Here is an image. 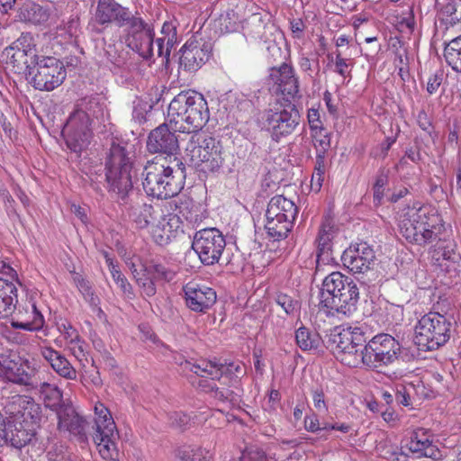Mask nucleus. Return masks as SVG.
<instances>
[{
  "label": "nucleus",
  "instance_id": "f257e3e1",
  "mask_svg": "<svg viewBox=\"0 0 461 461\" xmlns=\"http://www.w3.org/2000/svg\"><path fill=\"white\" fill-rule=\"evenodd\" d=\"M135 153L127 142L113 141L105 160L104 181L109 193L114 194L121 204L126 206L130 218L140 229L154 225L161 209L149 203L139 204L131 199L133 191L132 169Z\"/></svg>",
  "mask_w": 461,
  "mask_h": 461
},
{
  "label": "nucleus",
  "instance_id": "f03ea898",
  "mask_svg": "<svg viewBox=\"0 0 461 461\" xmlns=\"http://www.w3.org/2000/svg\"><path fill=\"white\" fill-rule=\"evenodd\" d=\"M185 166L176 157H156L148 160L142 172V187L149 196L168 199L177 195L184 188Z\"/></svg>",
  "mask_w": 461,
  "mask_h": 461
},
{
  "label": "nucleus",
  "instance_id": "7ed1b4c3",
  "mask_svg": "<svg viewBox=\"0 0 461 461\" xmlns=\"http://www.w3.org/2000/svg\"><path fill=\"white\" fill-rule=\"evenodd\" d=\"M168 122L175 131L201 133L210 118L207 102L195 91H182L170 102L167 108Z\"/></svg>",
  "mask_w": 461,
  "mask_h": 461
},
{
  "label": "nucleus",
  "instance_id": "20e7f679",
  "mask_svg": "<svg viewBox=\"0 0 461 461\" xmlns=\"http://www.w3.org/2000/svg\"><path fill=\"white\" fill-rule=\"evenodd\" d=\"M104 108L98 95L86 96L78 101L62 131L66 145L72 152L78 154L88 147L93 135L91 122L94 118L103 117Z\"/></svg>",
  "mask_w": 461,
  "mask_h": 461
},
{
  "label": "nucleus",
  "instance_id": "39448f33",
  "mask_svg": "<svg viewBox=\"0 0 461 461\" xmlns=\"http://www.w3.org/2000/svg\"><path fill=\"white\" fill-rule=\"evenodd\" d=\"M321 294V303L331 315L350 316L357 311L359 288L351 277L340 272H332L324 278Z\"/></svg>",
  "mask_w": 461,
  "mask_h": 461
},
{
  "label": "nucleus",
  "instance_id": "423d86ee",
  "mask_svg": "<svg viewBox=\"0 0 461 461\" xmlns=\"http://www.w3.org/2000/svg\"><path fill=\"white\" fill-rule=\"evenodd\" d=\"M439 215L429 206L409 209L400 221V233L411 243L425 245L445 240L440 237L443 225H438Z\"/></svg>",
  "mask_w": 461,
  "mask_h": 461
},
{
  "label": "nucleus",
  "instance_id": "0eeeda50",
  "mask_svg": "<svg viewBox=\"0 0 461 461\" xmlns=\"http://www.w3.org/2000/svg\"><path fill=\"white\" fill-rule=\"evenodd\" d=\"M6 422V445L23 450L37 432L34 426L40 421L39 407L32 402L19 398L9 406Z\"/></svg>",
  "mask_w": 461,
  "mask_h": 461
},
{
  "label": "nucleus",
  "instance_id": "6e6552de",
  "mask_svg": "<svg viewBox=\"0 0 461 461\" xmlns=\"http://www.w3.org/2000/svg\"><path fill=\"white\" fill-rule=\"evenodd\" d=\"M367 337L359 327L336 326L323 339V345L346 366L360 367L361 356Z\"/></svg>",
  "mask_w": 461,
  "mask_h": 461
},
{
  "label": "nucleus",
  "instance_id": "1a4fd4ad",
  "mask_svg": "<svg viewBox=\"0 0 461 461\" xmlns=\"http://www.w3.org/2000/svg\"><path fill=\"white\" fill-rule=\"evenodd\" d=\"M185 152L194 167L204 173L218 171L224 162L221 142L204 132L191 135Z\"/></svg>",
  "mask_w": 461,
  "mask_h": 461
},
{
  "label": "nucleus",
  "instance_id": "9d476101",
  "mask_svg": "<svg viewBox=\"0 0 461 461\" xmlns=\"http://www.w3.org/2000/svg\"><path fill=\"white\" fill-rule=\"evenodd\" d=\"M95 415L92 438L100 456L109 461H119L120 436L110 411L98 402L95 405Z\"/></svg>",
  "mask_w": 461,
  "mask_h": 461
},
{
  "label": "nucleus",
  "instance_id": "9b49d317",
  "mask_svg": "<svg viewBox=\"0 0 461 461\" xmlns=\"http://www.w3.org/2000/svg\"><path fill=\"white\" fill-rule=\"evenodd\" d=\"M451 322L446 316L430 312L415 326L414 344L420 350L432 351L445 345L450 338Z\"/></svg>",
  "mask_w": 461,
  "mask_h": 461
},
{
  "label": "nucleus",
  "instance_id": "f8f14e48",
  "mask_svg": "<svg viewBox=\"0 0 461 461\" xmlns=\"http://www.w3.org/2000/svg\"><path fill=\"white\" fill-rule=\"evenodd\" d=\"M361 356L360 367L382 373L383 369L394 363L400 355V343L389 334H378L366 340Z\"/></svg>",
  "mask_w": 461,
  "mask_h": 461
},
{
  "label": "nucleus",
  "instance_id": "ddd939ff",
  "mask_svg": "<svg viewBox=\"0 0 461 461\" xmlns=\"http://www.w3.org/2000/svg\"><path fill=\"white\" fill-rule=\"evenodd\" d=\"M263 120L271 138L278 141L296 130L301 122V113L292 101H278L265 110Z\"/></svg>",
  "mask_w": 461,
  "mask_h": 461
},
{
  "label": "nucleus",
  "instance_id": "4468645a",
  "mask_svg": "<svg viewBox=\"0 0 461 461\" xmlns=\"http://www.w3.org/2000/svg\"><path fill=\"white\" fill-rule=\"evenodd\" d=\"M30 83L39 91H52L66 79L67 71L62 61L52 56H39L31 72Z\"/></svg>",
  "mask_w": 461,
  "mask_h": 461
},
{
  "label": "nucleus",
  "instance_id": "2eb2a0df",
  "mask_svg": "<svg viewBox=\"0 0 461 461\" xmlns=\"http://www.w3.org/2000/svg\"><path fill=\"white\" fill-rule=\"evenodd\" d=\"M225 247V237L217 228H203L194 234L192 249L204 266L219 263Z\"/></svg>",
  "mask_w": 461,
  "mask_h": 461
},
{
  "label": "nucleus",
  "instance_id": "dca6fc26",
  "mask_svg": "<svg viewBox=\"0 0 461 461\" xmlns=\"http://www.w3.org/2000/svg\"><path fill=\"white\" fill-rule=\"evenodd\" d=\"M341 260L350 272L365 274L374 268L376 258L373 248L366 242H361L348 248L343 252Z\"/></svg>",
  "mask_w": 461,
  "mask_h": 461
},
{
  "label": "nucleus",
  "instance_id": "f3484780",
  "mask_svg": "<svg viewBox=\"0 0 461 461\" xmlns=\"http://www.w3.org/2000/svg\"><path fill=\"white\" fill-rule=\"evenodd\" d=\"M268 80L273 83L275 92L284 96V101H291L296 97H301L299 94V80L291 65L283 63L278 68H271Z\"/></svg>",
  "mask_w": 461,
  "mask_h": 461
},
{
  "label": "nucleus",
  "instance_id": "a211bd4d",
  "mask_svg": "<svg viewBox=\"0 0 461 461\" xmlns=\"http://www.w3.org/2000/svg\"><path fill=\"white\" fill-rule=\"evenodd\" d=\"M179 65L186 71L198 70L211 57L212 43L203 39H190L181 48Z\"/></svg>",
  "mask_w": 461,
  "mask_h": 461
},
{
  "label": "nucleus",
  "instance_id": "6ab92c4d",
  "mask_svg": "<svg viewBox=\"0 0 461 461\" xmlns=\"http://www.w3.org/2000/svg\"><path fill=\"white\" fill-rule=\"evenodd\" d=\"M175 131L171 128L168 116L166 122L152 130L148 137L147 149L150 153H163L172 159L179 149L178 139Z\"/></svg>",
  "mask_w": 461,
  "mask_h": 461
},
{
  "label": "nucleus",
  "instance_id": "aec40b11",
  "mask_svg": "<svg viewBox=\"0 0 461 461\" xmlns=\"http://www.w3.org/2000/svg\"><path fill=\"white\" fill-rule=\"evenodd\" d=\"M18 42L19 41L6 47L2 57L5 58V63L12 67L14 73L27 77L31 75L40 55L34 48L30 46L21 49Z\"/></svg>",
  "mask_w": 461,
  "mask_h": 461
},
{
  "label": "nucleus",
  "instance_id": "412c9836",
  "mask_svg": "<svg viewBox=\"0 0 461 461\" xmlns=\"http://www.w3.org/2000/svg\"><path fill=\"white\" fill-rule=\"evenodd\" d=\"M186 306L196 312H204L216 302L215 291L205 285L188 283L183 287Z\"/></svg>",
  "mask_w": 461,
  "mask_h": 461
},
{
  "label": "nucleus",
  "instance_id": "4be33fe9",
  "mask_svg": "<svg viewBox=\"0 0 461 461\" xmlns=\"http://www.w3.org/2000/svg\"><path fill=\"white\" fill-rule=\"evenodd\" d=\"M58 429L66 430L77 438L80 442L87 440L86 430L88 421L80 416L72 402L67 405L58 414Z\"/></svg>",
  "mask_w": 461,
  "mask_h": 461
},
{
  "label": "nucleus",
  "instance_id": "5701e85b",
  "mask_svg": "<svg viewBox=\"0 0 461 461\" xmlns=\"http://www.w3.org/2000/svg\"><path fill=\"white\" fill-rule=\"evenodd\" d=\"M130 10L114 0H98L95 14V21L101 24L115 23L119 27L125 26Z\"/></svg>",
  "mask_w": 461,
  "mask_h": 461
},
{
  "label": "nucleus",
  "instance_id": "b1692460",
  "mask_svg": "<svg viewBox=\"0 0 461 461\" xmlns=\"http://www.w3.org/2000/svg\"><path fill=\"white\" fill-rule=\"evenodd\" d=\"M41 355L59 376L68 380L77 379L76 368L61 352L43 347L41 348Z\"/></svg>",
  "mask_w": 461,
  "mask_h": 461
},
{
  "label": "nucleus",
  "instance_id": "393cba45",
  "mask_svg": "<svg viewBox=\"0 0 461 461\" xmlns=\"http://www.w3.org/2000/svg\"><path fill=\"white\" fill-rule=\"evenodd\" d=\"M298 213V208L294 203L284 195L273 196L266 211V214L272 218H280L283 221L294 223Z\"/></svg>",
  "mask_w": 461,
  "mask_h": 461
},
{
  "label": "nucleus",
  "instance_id": "a878e982",
  "mask_svg": "<svg viewBox=\"0 0 461 461\" xmlns=\"http://www.w3.org/2000/svg\"><path fill=\"white\" fill-rule=\"evenodd\" d=\"M17 288L15 285L0 277V320L8 318L16 308Z\"/></svg>",
  "mask_w": 461,
  "mask_h": 461
},
{
  "label": "nucleus",
  "instance_id": "bb28decb",
  "mask_svg": "<svg viewBox=\"0 0 461 461\" xmlns=\"http://www.w3.org/2000/svg\"><path fill=\"white\" fill-rule=\"evenodd\" d=\"M185 370H188L196 374L203 378L210 377L212 380H220L224 374V366L216 359L214 360H201L198 363H191L186 361L185 363Z\"/></svg>",
  "mask_w": 461,
  "mask_h": 461
},
{
  "label": "nucleus",
  "instance_id": "cd10ccee",
  "mask_svg": "<svg viewBox=\"0 0 461 461\" xmlns=\"http://www.w3.org/2000/svg\"><path fill=\"white\" fill-rule=\"evenodd\" d=\"M44 406L54 411L56 415L63 410V408L71 403L68 400L63 399V392L55 384L43 383L40 390Z\"/></svg>",
  "mask_w": 461,
  "mask_h": 461
},
{
  "label": "nucleus",
  "instance_id": "c85d7f7f",
  "mask_svg": "<svg viewBox=\"0 0 461 461\" xmlns=\"http://www.w3.org/2000/svg\"><path fill=\"white\" fill-rule=\"evenodd\" d=\"M154 28L146 29L143 33H140L131 40H128V46L135 52H137L144 59H150L153 54V41H154Z\"/></svg>",
  "mask_w": 461,
  "mask_h": 461
},
{
  "label": "nucleus",
  "instance_id": "c756f323",
  "mask_svg": "<svg viewBox=\"0 0 461 461\" xmlns=\"http://www.w3.org/2000/svg\"><path fill=\"white\" fill-rule=\"evenodd\" d=\"M19 18L23 22L41 25L48 22L50 18V12L48 9L38 4L29 2L21 7Z\"/></svg>",
  "mask_w": 461,
  "mask_h": 461
},
{
  "label": "nucleus",
  "instance_id": "7c9ffc66",
  "mask_svg": "<svg viewBox=\"0 0 461 461\" xmlns=\"http://www.w3.org/2000/svg\"><path fill=\"white\" fill-rule=\"evenodd\" d=\"M129 52L122 43H108L104 48V56L107 62L113 66L112 71L123 70L126 68Z\"/></svg>",
  "mask_w": 461,
  "mask_h": 461
},
{
  "label": "nucleus",
  "instance_id": "2f4dec72",
  "mask_svg": "<svg viewBox=\"0 0 461 461\" xmlns=\"http://www.w3.org/2000/svg\"><path fill=\"white\" fill-rule=\"evenodd\" d=\"M267 221L265 229L267 236L273 241H279L287 238L291 232L294 223L281 220L280 218H272L271 215L266 214Z\"/></svg>",
  "mask_w": 461,
  "mask_h": 461
},
{
  "label": "nucleus",
  "instance_id": "473e14b6",
  "mask_svg": "<svg viewBox=\"0 0 461 461\" xmlns=\"http://www.w3.org/2000/svg\"><path fill=\"white\" fill-rule=\"evenodd\" d=\"M297 346L303 351L316 350L323 343L319 333L312 331L306 327H300L295 331Z\"/></svg>",
  "mask_w": 461,
  "mask_h": 461
},
{
  "label": "nucleus",
  "instance_id": "72a5a7b5",
  "mask_svg": "<svg viewBox=\"0 0 461 461\" xmlns=\"http://www.w3.org/2000/svg\"><path fill=\"white\" fill-rule=\"evenodd\" d=\"M5 375L6 378L18 384H28L30 375L24 370L22 364H18L13 360H5L3 364Z\"/></svg>",
  "mask_w": 461,
  "mask_h": 461
},
{
  "label": "nucleus",
  "instance_id": "f704fd0d",
  "mask_svg": "<svg viewBox=\"0 0 461 461\" xmlns=\"http://www.w3.org/2000/svg\"><path fill=\"white\" fill-rule=\"evenodd\" d=\"M444 57L453 70L461 73V35L450 41L445 47Z\"/></svg>",
  "mask_w": 461,
  "mask_h": 461
},
{
  "label": "nucleus",
  "instance_id": "c9c22d12",
  "mask_svg": "<svg viewBox=\"0 0 461 461\" xmlns=\"http://www.w3.org/2000/svg\"><path fill=\"white\" fill-rule=\"evenodd\" d=\"M438 4L441 6L442 21L450 25L461 23V0H446L445 3Z\"/></svg>",
  "mask_w": 461,
  "mask_h": 461
},
{
  "label": "nucleus",
  "instance_id": "e433bc0d",
  "mask_svg": "<svg viewBox=\"0 0 461 461\" xmlns=\"http://www.w3.org/2000/svg\"><path fill=\"white\" fill-rule=\"evenodd\" d=\"M23 447V461H37L46 450L45 443L40 439L38 433Z\"/></svg>",
  "mask_w": 461,
  "mask_h": 461
},
{
  "label": "nucleus",
  "instance_id": "4c0bfd02",
  "mask_svg": "<svg viewBox=\"0 0 461 461\" xmlns=\"http://www.w3.org/2000/svg\"><path fill=\"white\" fill-rule=\"evenodd\" d=\"M127 25V41L143 33L146 29H151L153 26L146 23L141 17L134 15L130 11L129 18L124 22Z\"/></svg>",
  "mask_w": 461,
  "mask_h": 461
},
{
  "label": "nucleus",
  "instance_id": "58836bf2",
  "mask_svg": "<svg viewBox=\"0 0 461 461\" xmlns=\"http://www.w3.org/2000/svg\"><path fill=\"white\" fill-rule=\"evenodd\" d=\"M152 108L153 104L149 101L136 98L132 103V119L139 124L144 123Z\"/></svg>",
  "mask_w": 461,
  "mask_h": 461
},
{
  "label": "nucleus",
  "instance_id": "ea45409f",
  "mask_svg": "<svg viewBox=\"0 0 461 461\" xmlns=\"http://www.w3.org/2000/svg\"><path fill=\"white\" fill-rule=\"evenodd\" d=\"M312 138L316 154L326 155L330 148V136L327 130L322 128L312 131Z\"/></svg>",
  "mask_w": 461,
  "mask_h": 461
},
{
  "label": "nucleus",
  "instance_id": "a19ab883",
  "mask_svg": "<svg viewBox=\"0 0 461 461\" xmlns=\"http://www.w3.org/2000/svg\"><path fill=\"white\" fill-rule=\"evenodd\" d=\"M275 301L288 315L294 314L301 307L299 300L284 293H278Z\"/></svg>",
  "mask_w": 461,
  "mask_h": 461
},
{
  "label": "nucleus",
  "instance_id": "79ce46f5",
  "mask_svg": "<svg viewBox=\"0 0 461 461\" xmlns=\"http://www.w3.org/2000/svg\"><path fill=\"white\" fill-rule=\"evenodd\" d=\"M177 456L182 461H209L210 454L208 451L201 448L179 449Z\"/></svg>",
  "mask_w": 461,
  "mask_h": 461
},
{
  "label": "nucleus",
  "instance_id": "37998d69",
  "mask_svg": "<svg viewBox=\"0 0 461 461\" xmlns=\"http://www.w3.org/2000/svg\"><path fill=\"white\" fill-rule=\"evenodd\" d=\"M159 221L166 228V231H167V233L170 234L171 239L176 236L177 231L182 227L180 216L174 213H169L167 215H163L161 213Z\"/></svg>",
  "mask_w": 461,
  "mask_h": 461
},
{
  "label": "nucleus",
  "instance_id": "c03bdc74",
  "mask_svg": "<svg viewBox=\"0 0 461 461\" xmlns=\"http://www.w3.org/2000/svg\"><path fill=\"white\" fill-rule=\"evenodd\" d=\"M333 261L332 245L317 243L316 249V268L319 270L323 265H329Z\"/></svg>",
  "mask_w": 461,
  "mask_h": 461
},
{
  "label": "nucleus",
  "instance_id": "a18cd8bd",
  "mask_svg": "<svg viewBox=\"0 0 461 461\" xmlns=\"http://www.w3.org/2000/svg\"><path fill=\"white\" fill-rule=\"evenodd\" d=\"M304 428L307 431L318 433L321 437H324L328 432V422L320 423L316 414L306 416L304 419Z\"/></svg>",
  "mask_w": 461,
  "mask_h": 461
},
{
  "label": "nucleus",
  "instance_id": "49530a36",
  "mask_svg": "<svg viewBox=\"0 0 461 461\" xmlns=\"http://www.w3.org/2000/svg\"><path fill=\"white\" fill-rule=\"evenodd\" d=\"M423 429H420L415 432L413 436H411V440L408 444L409 449L413 454L417 455V457H420L421 452L423 451L425 446L429 441L428 438L424 437Z\"/></svg>",
  "mask_w": 461,
  "mask_h": 461
},
{
  "label": "nucleus",
  "instance_id": "de8ad7c7",
  "mask_svg": "<svg viewBox=\"0 0 461 461\" xmlns=\"http://www.w3.org/2000/svg\"><path fill=\"white\" fill-rule=\"evenodd\" d=\"M334 226L330 221L322 222L316 239V243L332 245L331 241L334 238Z\"/></svg>",
  "mask_w": 461,
  "mask_h": 461
},
{
  "label": "nucleus",
  "instance_id": "09e8293b",
  "mask_svg": "<svg viewBox=\"0 0 461 461\" xmlns=\"http://www.w3.org/2000/svg\"><path fill=\"white\" fill-rule=\"evenodd\" d=\"M152 226V238L155 240V242L160 246L168 244L172 239L170 237V234H168L167 231H166V228L160 222L159 219Z\"/></svg>",
  "mask_w": 461,
  "mask_h": 461
},
{
  "label": "nucleus",
  "instance_id": "8fccbe9b",
  "mask_svg": "<svg viewBox=\"0 0 461 461\" xmlns=\"http://www.w3.org/2000/svg\"><path fill=\"white\" fill-rule=\"evenodd\" d=\"M436 246L438 249L442 250L441 256L444 259L450 260L452 262H457L461 258L457 246L453 241H449L445 247H441L438 243Z\"/></svg>",
  "mask_w": 461,
  "mask_h": 461
},
{
  "label": "nucleus",
  "instance_id": "3c124183",
  "mask_svg": "<svg viewBox=\"0 0 461 461\" xmlns=\"http://www.w3.org/2000/svg\"><path fill=\"white\" fill-rule=\"evenodd\" d=\"M149 271L154 275V277L171 281L175 277V272L162 264H153L149 266Z\"/></svg>",
  "mask_w": 461,
  "mask_h": 461
},
{
  "label": "nucleus",
  "instance_id": "603ef678",
  "mask_svg": "<svg viewBox=\"0 0 461 461\" xmlns=\"http://www.w3.org/2000/svg\"><path fill=\"white\" fill-rule=\"evenodd\" d=\"M349 59H346L342 56V52L340 50H337L335 52V72L340 75L343 77H346L349 73L348 68L349 66H352V63L348 62Z\"/></svg>",
  "mask_w": 461,
  "mask_h": 461
},
{
  "label": "nucleus",
  "instance_id": "864d4df0",
  "mask_svg": "<svg viewBox=\"0 0 461 461\" xmlns=\"http://www.w3.org/2000/svg\"><path fill=\"white\" fill-rule=\"evenodd\" d=\"M48 461H70L68 454L61 445H55L47 452Z\"/></svg>",
  "mask_w": 461,
  "mask_h": 461
},
{
  "label": "nucleus",
  "instance_id": "5fc2aeb1",
  "mask_svg": "<svg viewBox=\"0 0 461 461\" xmlns=\"http://www.w3.org/2000/svg\"><path fill=\"white\" fill-rule=\"evenodd\" d=\"M0 199L5 204V211L8 216H13L16 214V211L14 208L15 201L11 195L10 192L6 188L0 189Z\"/></svg>",
  "mask_w": 461,
  "mask_h": 461
},
{
  "label": "nucleus",
  "instance_id": "6e6d98bb",
  "mask_svg": "<svg viewBox=\"0 0 461 461\" xmlns=\"http://www.w3.org/2000/svg\"><path fill=\"white\" fill-rule=\"evenodd\" d=\"M113 279L128 298L131 299L134 296L132 286L122 273L113 275Z\"/></svg>",
  "mask_w": 461,
  "mask_h": 461
},
{
  "label": "nucleus",
  "instance_id": "4d7b16f0",
  "mask_svg": "<svg viewBox=\"0 0 461 461\" xmlns=\"http://www.w3.org/2000/svg\"><path fill=\"white\" fill-rule=\"evenodd\" d=\"M394 398L398 404H402L406 407L411 404L410 393L408 392L406 386L402 384L396 386Z\"/></svg>",
  "mask_w": 461,
  "mask_h": 461
},
{
  "label": "nucleus",
  "instance_id": "13d9d810",
  "mask_svg": "<svg viewBox=\"0 0 461 461\" xmlns=\"http://www.w3.org/2000/svg\"><path fill=\"white\" fill-rule=\"evenodd\" d=\"M308 123L310 126L311 131H317L322 129V122L320 119V113L318 109L311 108L308 110L307 113Z\"/></svg>",
  "mask_w": 461,
  "mask_h": 461
},
{
  "label": "nucleus",
  "instance_id": "bf43d9fd",
  "mask_svg": "<svg viewBox=\"0 0 461 461\" xmlns=\"http://www.w3.org/2000/svg\"><path fill=\"white\" fill-rule=\"evenodd\" d=\"M442 80H443V73L442 72H437V73L431 75L429 77V80L427 83V88H426L427 92L429 95H433V94L437 93V91L438 90L439 86L442 84Z\"/></svg>",
  "mask_w": 461,
  "mask_h": 461
},
{
  "label": "nucleus",
  "instance_id": "052dcab7",
  "mask_svg": "<svg viewBox=\"0 0 461 461\" xmlns=\"http://www.w3.org/2000/svg\"><path fill=\"white\" fill-rule=\"evenodd\" d=\"M141 288L142 294L148 297H151L156 294V286L151 278L145 277L137 280Z\"/></svg>",
  "mask_w": 461,
  "mask_h": 461
},
{
  "label": "nucleus",
  "instance_id": "680f3d73",
  "mask_svg": "<svg viewBox=\"0 0 461 461\" xmlns=\"http://www.w3.org/2000/svg\"><path fill=\"white\" fill-rule=\"evenodd\" d=\"M211 396L224 403L226 402L232 401L233 392L227 388H220L216 386Z\"/></svg>",
  "mask_w": 461,
  "mask_h": 461
},
{
  "label": "nucleus",
  "instance_id": "e2e57ef3",
  "mask_svg": "<svg viewBox=\"0 0 461 461\" xmlns=\"http://www.w3.org/2000/svg\"><path fill=\"white\" fill-rule=\"evenodd\" d=\"M422 456L429 457L433 460H439L442 457V454L440 450L429 440L420 456V457Z\"/></svg>",
  "mask_w": 461,
  "mask_h": 461
},
{
  "label": "nucleus",
  "instance_id": "0e129e2a",
  "mask_svg": "<svg viewBox=\"0 0 461 461\" xmlns=\"http://www.w3.org/2000/svg\"><path fill=\"white\" fill-rule=\"evenodd\" d=\"M240 461H267V458L263 451L256 449L243 453Z\"/></svg>",
  "mask_w": 461,
  "mask_h": 461
},
{
  "label": "nucleus",
  "instance_id": "69168bd1",
  "mask_svg": "<svg viewBox=\"0 0 461 461\" xmlns=\"http://www.w3.org/2000/svg\"><path fill=\"white\" fill-rule=\"evenodd\" d=\"M79 17L78 15H71L65 24V30L70 37L77 36L79 32Z\"/></svg>",
  "mask_w": 461,
  "mask_h": 461
},
{
  "label": "nucleus",
  "instance_id": "338daca9",
  "mask_svg": "<svg viewBox=\"0 0 461 461\" xmlns=\"http://www.w3.org/2000/svg\"><path fill=\"white\" fill-rule=\"evenodd\" d=\"M221 31L224 32H233L237 28L235 21H231L230 14L227 13L225 15L220 17Z\"/></svg>",
  "mask_w": 461,
  "mask_h": 461
},
{
  "label": "nucleus",
  "instance_id": "774afa93",
  "mask_svg": "<svg viewBox=\"0 0 461 461\" xmlns=\"http://www.w3.org/2000/svg\"><path fill=\"white\" fill-rule=\"evenodd\" d=\"M74 282L76 283L77 287L78 288L79 292L83 294V296H86V294L93 291L89 281L83 278L79 274L75 275Z\"/></svg>",
  "mask_w": 461,
  "mask_h": 461
}]
</instances>
